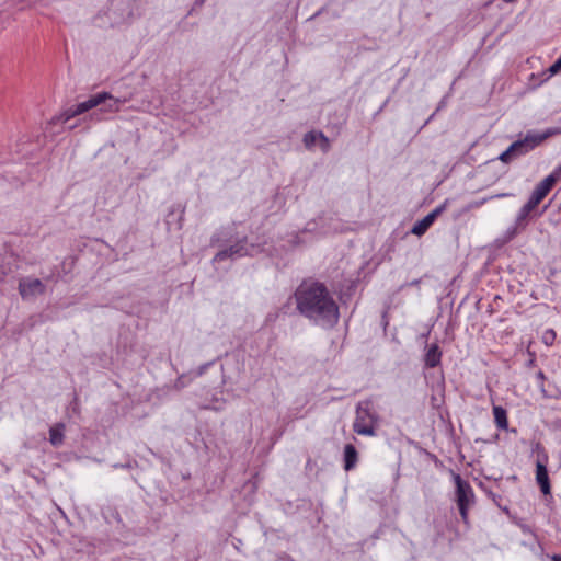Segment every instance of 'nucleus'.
Returning a JSON list of instances; mask_svg holds the SVG:
<instances>
[{
  "instance_id": "obj_18",
  "label": "nucleus",
  "mask_w": 561,
  "mask_h": 561,
  "mask_svg": "<svg viewBox=\"0 0 561 561\" xmlns=\"http://www.w3.org/2000/svg\"><path fill=\"white\" fill-rule=\"evenodd\" d=\"M561 70V55H560V58L553 64L551 65L549 71L552 73V75H556L558 73L559 71Z\"/></svg>"
},
{
  "instance_id": "obj_13",
  "label": "nucleus",
  "mask_w": 561,
  "mask_h": 561,
  "mask_svg": "<svg viewBox=\"0 0 561 561\" xmlns=\"http://www.w3.org/2000/svg\"><path fill=\"white\" fill-rule=\"evenodd\" d=\"M65 430L66 425L61 422L54 424L49 428V443L54 447H59L64 444L65 440Z\"/></svg>"
},
{
  "instance_id": "obj_7",
  "label": "nucleus",
  "mask_w": 561,
  "mask_h": 561,
  "mask_svg": "<svg viewBox=\"0 0 561 561\" xmlns=\"http://www.w3.org/2000/svg\"><path fill=\"white\" fill-rule=\"evenodd\" d=\"M18 289L23 300H30L45 294L46 286L38 278L24 277L19 282Z\"/></svg>"
},
{
  "instance_id": "obj_19",
  "label": "nucleus",
  "mask_w": 561,
  "mask_h": 561,
  "mask_svg": "<svg viewBox=\"0 0 561 561\" xmlns=\"http://www.w3.org/2000/svg\"><path fill=\"white\" fill-rule=\"evenodd\" d=\"M549 175L552 176L556 182L561 180V164L552 173H550Z\"/></svg>"
},
{
  "instance_id": "obj_23",
  "label": "nucleus",
  "mask_w": 561,
  "mask_h": 561,
  "mask_svg": "<svg viewBox=\"0 0 561 561\" xmlns=\"http://www.w3.org/2000/svg\"><path fill=\"white\" fill-rule=\"evenodd\" d=\"M511 194H507V193H503V194H499L496 195L495 197H506V196H510Z\"/></svg>"
},
{
  "instance_id": "obj_21",
  "label": "nucleus",
  "mask_w": 561,
  "mask_h": 561,
  "mask_svg": "<svg viewBox=\"0 0 561 561\" xmlns=\"http://www.w3.org/2000/svg\"><path fill=\"white\" fill-rule=\"evenodd\" d=\"M551 561H561V554H553Z\"/></svg>"
},
{
  "instance_id": "obj_1",
  "label": "nucleus",
  "mask_w": 561,
  "mask_h": 561,
  "mask_svg": "<svg viewBox=\"0 0 561 561\" xmlns=\"http://www.w3.org/2000/svg\"><path fill=\"white\" fill-rule=\"evenodd\" d=\"M294 298L298 312L313 324L333 328L339 322V306L323 283L304 280Z\"/></svg>"
},
{
  "instance_id": "obj_17",
  "label": "nucleus",
  "mask_w": 561,
  "mask_h": 561,
  "mask_svg": "<svg viewBox=\"0 0 561 561\" xmlns=\"http://www.w3.org/2000/svg\"><path fill=\"white\" fill-rule=\"evenodd\" d=\"M187 385V380H186V377L185 376H180L175 382H174V388L180 390L182 388H184L185 386Z\"/></svg>"
},
{
  "instance_id": "obj_6",
  "label": "nucleus",
  "mask_w": 561,
  "mask_h": 561,
  "mask_svg": "<svg viewBox=\"0 0 561 561\" xmlns=\"http://www.w3.org/2000/svg\"><path fill=\"white\" fill-rule=\"evenodd\" d=\"M376 416L370 411L368 402H360L356 409V417L353 430L359 435L371 436L375 434Z\"/></svg>"
},
{
  "instance_id": "obj_3",
  "label": "nucleus",
  "mask_w": 561,
  "mask_h": 561,
  "mask_svg": "<svg viewBox=\"0 0 561 561\" xmlns=\"http://www.w3.org/2000/svg\"><path fill=\"white\" fill-rule=\"evenodd\" d=\"M561 133L558 128L548 129L543 134H528L523 140L513 142L504 152H502L499 159L508 163L513 158L527 153L537 146H539L548 137Z\"/></svg>"
},
{
  "instance_id": "obj_16",
  "label": "nucleus",
  "mask_w": 561,
  "mask_h": 561,
  "mask_svg": "<svg viewBox=\"0 0 561 561\" xmlns=\"http://www.w3.org/2000/svg\"><path fill=\"white\" fill-rule=\"evenodd\" d=\"M557 339V333L553 329H547L541 336V341L547 346L553 345L554 341Z\"/></svg>"
},
{
  "instance_id": "obj_15",
  "label": "nucleus",
  "mask_w": 561,
  "mask_h": 561,
  "mask_svg": "<svg viewBox=\"0 0 561 561\" xmlns=\"http://www.w3.org/2000/svg\"><path fill=\"white\" fill-rule=\"evenodd\" d=\"M494 423L499 430L506 431L508 428V419L506 410L501 405H493Z\"/></svg>"
},
{
  "instance_id": "obj_10",
  "label": "nucleus",
  "mask_w": 561,
  "mask_h": 561,
  "mask_svg": "<svg viewBox=\"0 0 561 561\" xmlns=\"http://www.w3.org/2000/svg\"><path fill=\"white\" fill-rule=\"evenodd\" d=\"M444 207L439 206L436 207L434 210H432L430 214H427L424 218L416 221L414 226L411 229V232L415 236H423L428 228L434 224L436 218L442 214Z\"/></svg>"
},
{
  "instance_id": "obj_20",
  "label": "nucleus",
  "mask_w": 561,
  "mask_h": 561,
  "mask_svg": "<svg viewBox=\"0 0 561 561\" xmlns=\"http://www.w3.org/2000/svg\"><path fill=\"white\" fill-rule=\"evenodd\" d=\"M381 325L386 330V311L381 312Z\"/></svg>"
},
{
  "instance_id": "obj_8",
  "label": "nucleus",
  "mask_w": 561,
  "mask_h": 561,
  "mask_svg": "<svg viewBox=\"0 0 561 561\" xmlns=\"http://www.w3.org/2000/svg\"><path fill=\"white\" fill-rule=\"evenodd\" d=\"M248 253L249 252H248V249L245 247V240L238 241L237 243L230 245L229 248L219 251L214 256V262H221V261H224L226 259H229V257L230 259L241 257V256L247 255Z\"/></svg>"
},
{
  "instance_id": "obj_24",
  "label": "nucleus",
  "mask_w": 561,
  "mask_h": 561,
  "mask_svg": "<svg viewBox=\"0 0 561 561\" xmlns=\"http://www.w3.org/2000/svg\"><path fill=\"white\" fill-rule=\"evenodd\" d=\"M204 0H196V5L203 4Z\"/></svg>"
},
{
  "instance_id": "obj_4",
  "label": "nucleus",
  "mask_w": 561,
  "mask_h": 561,
  "mask_svg": "<svg viewBox=\"0 0 561 561\" xmlns=\"http://www.w3.org/2000/svg\"><path fill=\"white\" fill-rule=\"evenodd\" d=\"M556 181L552 176L548 175L542 181H540L534 192L531 193L528 202L519 209L516 224L518 226H524L531 215V213L537 208V206L547 197L550 191L556 185Z\"/></svg>"
},
{
  "instance_id": "obj_2",
  "label": "nucleus",
  "mask_w": 561,
  "mask_h": 561,
  "mask_svg": "<svg viewBox=\"0 0 561 561\" xmlns=\"http://www.w3.org/2000/svg\"><path fill=\"white\" fill-rule=\"evenodd\" d=\"M126 102V99H118L110 94L108 92H100L91 95L88 100L78 103L68 111L67 118L81 115L94 107L100 106L101 113H117L121 106Z\"/></svg>"
},
{
  "instance_id": "obj_9",
  "label": "nucleus",
  "mask_w": 561,
  "mask_h": 561,
  "mask_svg": "<svg viewBox=\"0 0 561 561\" xmlns=\"http://www.w3.org/2000/svg\"><path fill=\"white\" fill-rule=\"evenodd\" d=\"M302 141L307 149H311L316 144L320 145L323 152H328L331 148L329 138L322 131H308L305 134Z\"/></svg>"
},
{
  "instance_id": "obj_22",
  "label": "nucleus",
  "mask_w": 561,
  "mask_h": 561,
  "mask_svg": "<svg viewBox=\"0 0 561 561\" xmlns=\"http://www.w3.org/2000/svg\"><path fill=\"white\" fill-rule=\"evenodd\" d=\"M537 376H538V378H539V379H541V380H543V379H545V375H543V373H542V371H539Z\"/></svg>"
},
{
  "instance_id": "obj_14",
  "label": "nucleus",
  "mask_w": 561,
  "mask_h": 561,
  "mask_svg": "<svg viewBox=\"0 0 561 561\" xmlns=\"http://www.w3.org/2000/svg\"><path fill=\"white\" fill-rule=\"evenodd\" d=\"M344 469L346 471L353 470L358 461V453L354 445L346 444L343 454Z\"/></svg>"
},
{
  "instance_id": "obj_5",
  "label": "nucleus",
  "mask_w": 561,
  "mask_h": 561,
  "mask_svg": "<svg viewBox=\"0 0 561 561\" xmlns=\"http://www.w3.org/2000/svg\"><path fill=\"white\" fill-rule=\"evenodd\" d=\"M456 484V502L463 523H468L469 507L473 503L474 492L469 482L465 481L460 474H454Z\"/></svg>"
},
{
  "instance_id": "obj_12",
  "label": "nucleus",
  "mask_w": 561,
  "mask_h": 561,
  "mask_svg": "<svg viewBox=\"0 0 561 561\" xmlns=\"http://www.w3.org/2000/svg\"><path fill=\"white\" fill-rule=\"evenodd\" d=\"M536 481L540 486V490L543 494H549L551 491L549 474L547 470V466L540 461L536 465Z\"/></svg>"
},
{
  "instance_id": "obj_11",
  "label": "nucleus",
  "mask_w": 561,
  "mask_h": 561,
  "mask_svg": "<svg viewBox=\"0 0 561 561\" xmlns=\"http://www.w3.org/2000/svg\"><path fill=\"white\" fill-rule=\"evenodd\" d=\"M443 353L438 344L434 343L427 346L424 355V364L427 368H435L440 365Z\"/></svg>"
}]
</instances>
